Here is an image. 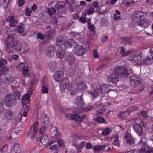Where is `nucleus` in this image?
<instances>
[{
    "mask_svg": "<svg viewBox=\"0 0 153 153\" xmlns=\"http://www.w3.org/2000/svg\"><path fill=\"white\" fill-rule=\"evenodd\" d=\"M145 14V12L139 11L133 16L132 21L137 24L136 27L138 33H140L144 28L148 27L150 25L149 22L143 17Z\"/></svg>",
    "mask_w": 153,
    "mask_h": 153,
    "instance_id": "f257e3e1",
    "label": "nucleus"
},
{
    "mask_svg": "<svg viewBox=\"0 0 153 153\" xmlns=\"http://www.w3.org/2000/svg\"><path fill=\"white\" fill-rule=\"evenodd\" d=\"M114 73L110 74L108 76L110 82L116 84L119 81V76L122 78L127 77L129 74L128 70L124 67H117L115 68Z\"/></svg>",
    "mask_w": 153,
    "mask_h": 153,
    "instance_id": "f03ea898",
    "label": "nucleus"
},
{
    "mask_svg": "<svg viewBox=\"0 0 153 153\" xmlns=\"http://www.w3.org/2000/svg\"><path fill=\"white\" fill-rule=\"evenodd\" d=\"M6 50L9 53H15L17 51H21L23 47L18 41L15 40L13 36L8 37L6 41Z\"/></svg>",
    "mask_w": 153,
    "mask_h": 153,
    "instance_id": "7ed1b4c3",
    "label": "nucleus"
},
{
    "mask_svg": "<svg viewBox=\"0 0 153 153\" xmlns=\"http://www.w3.org/2000/svg\"><path fill=\"white\" fill-rule=\"evenodd\" d=\"M33 82L31 81L30 84V87L29 89V91L31 92L28 94H25L22 97V105L23 108H26L27 110H28L29 106L30 105V104L29 103L30 100V98L32 93L33 92V91L34 90L33 86Z\"/></svg>",
    "mask_w": 153,
    "mask_h": 153,
    "instance_id": "20e7f679",
    "label": "nucleus"
},
{
    "mask_svg": "<svg viewBox=\"0 0 153 153\" xmlns=\"http://www.w3.org/2000/svg\"><path fill=\"white\" fill-rule=\"evenodd\" d=\"M16 98L15 95L13 94H7L4 99V103L7 107H11L16 103Z\"/></svg>",
    "mask_w": 153,
    "mask_h": 153,
    "instance_id": "39448f33",
    "label": "nucleus"
},
{
    "mask_svg": "<svg viewBox=\"0 0 153 153\" xmlns=\"http://www.w3.org/2000/svg\"><path fill=\"white\" fill-rule=\"evenodd\" d=\"M56 43V45L59 47H63L64 46L65 48L70 47L69 39L64 42L63 37L61 36H59L57 38Z\"/></svg>",
    "mask_w": 153,
    "mask_h": 153,
    "instance_id": "423d86ee",
    "label": "nucleus"
},
{
    "mask_svg": "<svg viewBox=\"0 0 153 153\" xmlns=\"http://www.w3.org/2000/svg\"><path fill=\"white\" fill-rule=\"evenodd\" d=\"M7 61L5 59H2L0 60V75H4L8 71L9 69L6 65Z\"/></svg>",
    "mask_w": 153,
    "mask_h": 153,
    "instance_id": "0eeeda50",
    "label": "nucleus"
},
{
    "mask_svg": "<svg viewBox=\"0 0 153 153\" xmlns=\"http://www.w3.org/2000/svg\"><path fill=\"white\" fill-rule=\"evenodd\" d=\"M64 75L63 71H57L53 76L54 79L55 81L58 82H62L64 80L63 76Z\"/></svg>",
    "mask_w": 153,
    "mask_h": 153,
    "instance_id": "6e6552de",
    "label": "nucleus"
},
{
    "mask_svg": "<svg viewBox=\"0 0 153 153\" xmlns=\"http://www.w3.org/2000/svg\"><path fill=\"white\" fill-rule=\"evenodd\" d=\"M130 83L131 85L136 86L141 83L140 79L138 76L136 75L132 76L131 77Z\"/></svg>",
    "mask_w": 153,
    "mask_h": 153,
    "instance_id": "1a4fd4ad",
    "label": "nucleus"
},
{
    "mask_svg": "<svg viewBox=\"0 0 153 153\" xmlns=\"http://www.w3.org/2000/svg\"><path fill=\"white\" fill-rule=\"evenodd\" d=\"M133 128L134 131L139 136L142 134L143 129L141 124L136 123L133 126Z\"/></svg>",
    "mask_w": 153,
    "mask_h": 153,
    "instance_id": "9d476101",
    "label": "nucleus"
},
{
    "mask_svg": "<svg viewBox=\"0 0 153 153\" xmlns=\"http://www.w3.org/2000/svg\"><path fill=\"white\" fill-rule=\"evenodd\" d=\"M124 138L126 139V143L128 145H132L134 143V140L131 133L126 132L124 136Z\"/></svg>",
    "mask_w": 153,
    "mask_h": 153,
    "instance_id": "9b49d317",
    "label": "nucleus"
},
{
    "mask_svg": "<svg viewBox=\"0 0 153 153\" xmlns=\"http://www.w3.org/2000/svg\"><path fill=\"white\" fill-rule=\"evenodd\" d=\"M46 49V54L47 56L51 57L54 56L56 50L55 47L54 45H50L48 46Z\"/></svg>",
    "mask_w": 153,
    "mask_h": 153,
    "instance_id": "f8f14e48",
    "label": "nucleus"
},
{
    "mask_svg": "<svg viewBox=\"0 0 153 153\" xmlns=\"http://www.w3.org/2000/svg\"><path fill=\"white\" fill-rule=\"evenodd\" d=\"M39 124L37 121H35L32 125L30 129H32L34 134L31 136V138H33L36 136V134L38 130V127Z\"/></svg>",
    "mask_w": 153,
    "mask_h": 153,
    "instance_id": "ddd939ff",
    "label": "nucleus"
},
{
    "mask_svg": "<svg viewBox=\"0 0 153 153\" xmlns=\"http://www.w3.org/2000/svg\"><path fill=\"white\" fill-rule=\"evenodd\" d=\"M85 52V50L82 45H78L77 48L75 50L74 52L75 55L80 56L83 55Z\"/></svg>",
    "mask_w": 153,
    "mask_h": 153,
    "instance_id": "4468645a",
    "label": "nucleus"
},
{
    "mask_svg": "<svg viewBox=\"0 0 153 153\" xmlns=\"http://www.w3.org/2000/svg\"><path fill=\"white\" fill-rule=\"evenodd\" d=\"M56 8L59 12L61 13H66V8L64 2H59L56 5Z\"/></svg>",
    "mask_w": 153,
    "mask_h": 153,
    "instance_id": "2eb2a0df",
    "label": "nucleus"
},
{
    "mask_svg": "<svg viewBox=\"0 0 153 153\" xmlns=\"http://www.w3.org/2000/svg\"><path fill=\"white\" fill-rule=\"evenodd\" d=\"M6 20L7 22H10L9 25L11 27H15L18 22L17 19H15L14 17L12 16H8L7 17Z\"/></svg>",
    "mask_w": 153,
    "mask_h": 153,
    "instance_id": "dca6fc26",
    "label": "nucleus"
},
{
    "mask_svg": "<svg viewBox=\"0 0 153 153\" xmlns=\"http://www.w3.org/2000/svg\"><path fill=\"white\" fill-rule=\"evenodd\" d=\"M119 48V49L120 50L119 51V53L121 55V57H125L128 56L131 53V52L130 50L126 51L124 47H120Z\"/></svg>",
    "mask_w": 153,
    "mask_h": 153,
    "instance_id": "f3484780",
    "label": "nucleus"
},
{
    "mask_svg": "<svg viewBox=\"0 0 153 153\" xmlns=\"http://www.w3.org/2000/svg\"><path fill=\"white\" fill-rule=\"evenodd\" d=\"M141 62L143 64L148 65L153 62V56H149L143 59L141 61Z\"/></svg>",
    "mask_w": 153,
    "mask_h": 153,
    "instance_id": "a211bd4d",
    "label": "nucleus"
},
{
    "mask_svg": "<svg viewBox=\"0 0 153 153\" xmlns=\"http://www.w3.org/2000/svg\"><path fill=\"white\" fill-rule=\"evenodd\" d=\"M62 82L60 85V88L62 90L66 88L69 83V79L67 77H66Z\"/></svg>",
    "mask_w": 153,
    "mask_h": 153,
    "instance_id": "6ab92c4d",
    "label": "nucleus"
},
{
    "mask_svg": "<svg viewBox=\"0 0 153 153\" xmlns=\"http://www.w3.org/2000/svg\"><path fill=\"white\" fill-rule=\"evenodd\" d=\"M66 61L69 65H71L74 63L75 61V58L73 55L71 53H69L66 56Z\"/></svg>",
    "mask_w": 153,
    "mask_h": 153,
    "instance_id": "aec40b11",
    "label": "nucleus"
},
{
    "mask_svg": "<svg viewBox=\"0 0 153 153\" xmlns=\"http://www.w3.org/2000/svg\"><path fill=\"white\" fill-rule=\"evenodd\" d=\"M138 145H141V147L140 150L139 151V152L140 153H144L146 150V144L144 142H142V140H141L140 142H139L138 144Z\"/></svg>",
    "mask_w": 153,
    "mask_h": 153,
    "instance_id": "412c9836",
    "label": "nucleus"
},
{
    "mask_svg": "<svg viewBox=\"0 0 153 153\" xmlns=\"http://www.w3.org/2000/svg\"><path fill=\"white\" fill-rule=\"evenodd\" d=\"M141 55L140 54H135L130 58V60L132 62L135 63L139 61L141 59Z\"/></svg>",
    "mask_w": 153,
    "mask_h": 153,
    "instance_id": "4be33fe9",
    "label": "nucleus"
},
{
    "mask_svg": "<svg viewBox=\"0 0 153 153\" xmlns=\"http://www.w3.org/2000/svg\"><path fill=\"white\" fill-rule=\"evenodd\" d=\"M40 140L42 146H45L48 144L49 142L48 136L46 135L41 136Z\"/></svg>",
    "mask_w": 153,
    "mask_h": 153,
    "instance_id": "5701e85b",
    "label": "nucleus"
},
{
    "mask_svg": "<svg viewBox=\"0 0 153 153\" xmlns=\"http://www.w3.org/2000/svg\"><path fill=\"white\" fill-rule=\"evenodd\" d=\"M11 149L12 153H17L20 151V149L19 145L18 143H16L14 145H13Z\"/></svg>",
    "mask_w": 153,
    "mask_h": 153,
    "instance_id": "b1692460",
    "label": "nucleus"
},
{
    "mask_svg": "<svg viewBox=\"0 0 153 153\" xmlns=\"http://www.w3.org/2000/svg\"><path fill=\"white\" fill-rule=\"evenodd\" d=\"M108 85L107 84H104L101 85L100 88L101 94H103L105 93H107L108 91Z\"/></svg>",
    "mask_w": 153,
    "mask_h": 153,
    "instance_id": "393cba45",
    "label": "nucleus"
},
{
    "mask_svg": "<svg viewBox=\"0 0 153 153\" xmlns=\"http://www.w3.org/2000/svg\"><path fill=\"white\" fill-rule=\"evenodd\" d=\"M87 86L85 83L82 82L79 83L78 85V89L79 91L81 92H85L86 90Z\"/></svg>",
    "mask_w": 153,
    "mask_h": 153,
    "instance_id": "a878e982",
    "label": "nucleus"
},
{
    "mask_svg": "<svg viewBox=\"0 0 153 153\" xmlns=\"http://www.w3.org/2000/svg\"><path fill=\"white\" fill-rule=\"evenodd\" d=\"M56 56L59 58H62L65 54L64 50H61V48L58 49L57 51L56 52Z\"/></svg>",
    "mask_w": 153,
    "mask_h": 153,
    "instance_id": "bb28decb",
    "label": "nucleus"
},
{
    "mask_svg": "<svg viewBox=\"0 0 153 153\" xmlns=\"http://www.w3.org/2000/svg\"><path fill=\"white\" fill-rule=\"evenodd\" d=\"M82 96V95L81 96H78L76 98V103L77 105L82 106L84 105L85 103L83 102L82 98L81 97Z\"/></svg>",
    "mask_w": 153,
    "mask_h": 153,
    "instance_id": "cd10ccee",
    "label": "nucleus"
},
{
    "mask_svg": "<svg viewBox=\"0 0 153 153\" xmlns=\"http://www.w3.org/2000/svg\"><path fill=\"white\" fill-rule=\"evenodd\" d=\"M73 85H74L73 84H70L68 88L71 95H74L75 94L77 93H76V89L73 87Z\"/></svg>",
    "mask_w": 153,
    "mask_h": 153,
    "instance_id": "c85d7f7f",
    "label": "nucleus"
},
{
    "mask_svg": "<svg viewBox=\"0 0 153 153\" xmlns=\"http://www.w3.org/2000/svg\"><path fill=\"white\" fill-rule=\"evenodd\" d=\"M6 117L10 120H12L13 117V113L10 110H7L5 114Z\"/></svg>",
    "mask_w": 153,
    "mask_h": 153,
    "instance_id": "c756f323",
    "label": "nucleus"
},
{
    "mask_svg": "<svg viewBox=\"0 0 153 153\" xmlns=\"http://www.w3.org/2000/svg\"><path fill=\"white\" fill-rule=\"evenodd\" d=\"M49 66L50 70L52 71H55L57 68L56 63L55 62H53L49 63Z\"/></svg>",
    "mask_w": 153,
    "mask_h": 153,
    "instance_id": "7c9ffc66",
    "label": "nucleus"
},
{
    "mask_svg": "<svg viewBox=\"0 0 153 153\" xmlns=\"http://www.w3.org/2000/svg\"><path fill=\"white\" fill-rule=\"evenodd\" d=\"M70 116L71 119L75 121H77L80 119V116L76 114H68L66 115V116L67 117H68Z\"/></svg>",
    "mask_w": 153,
    "mask_h": 153,
    "instance_id": "2f4dec72",
    "label": "nucleus"
},
{
    "mask_svg": "<svg viewBox=\"0 0 153 153\" xmlns=\"http://www.w3.org/2000/svg\"><path fill=\"white\" fill-rule=\"evenodd\" d=\"M91 94L92 95L94 98L96 97L100 94H101V92H100V88H97L95 89L94 90V92H91Z\"/></svg>",
    "mask_w": 153,
    "mask_h": 153,
    "instance_id": "473e14b6",
    "label": "nucleus"
},
{
    "mask_svg": "<svg viewBox=\"0 0 153 153\" xmlns=\"http://www.w3.org/2000/svg\"><path fill=\"white\" fill-rule=\"evenodd\" d=\"M112 143L113 145L117 146L119 147L120 146V142L118 136L113 138Z\"/></svg>",
    "mask_w": 153,
    "mask_h": 153,
    "instance_id": "72a5a7b5",
    "label": "nucleus"
},
{
    "mask_svg": "<svg viewBox=\"0 0 153 153\" xmlns=\"http://www.w3.org/2000/svg\"><path fill=\"white\" fill-rule=\"evenodd\" d=\"M24 25L23 23H20L18 27V32L19 33H22L24 31Z\"/></svg>",
    "mask_w": 153,
    "mask_h": 153,
    "instance_id": "f704fd0d",
    "label": "nucleus"
},
{
    "mask_svg": "<svg viewBox=\"0 0 153 153\" xmlns=\"http://www.w3.org/2000/svg\"><path fill=\"white\" fill-rule=\"evenodd\" d=\"M120 14L121 13L119 11L117 10H116L115 14H114V19L117 20L119 19H121L120 16Z\"/></svg>",
    "mask_w": 153,
    "mask_h": 153,
    "instance_id": "c9c22d12",
    "label": "nucleus"
},
{
    "mask_svg": "<svg viewBox=\"0 0 153 153\" xmlns=\"http://www.w3.org/2000/svg\"><path fill=\"white\" fill-rule=\"evenodd\" d=\"M47 11L48 14L50 15L51 16L54 14L56 12V10L55 8L54 7L48 8Z\"/></svg>",
    "mask_w": 153,
    "mask_h": 153,
    "instance_id": "e433bc0d",
    "label": "nucleus"
},
{
    "mask_svg": "<svg viewBox=\"0 0 153 153\" xmlns=\"http://www.w3.org/2000/svg\"><path fill=\"white\" fill-rule=\"evenodd\" d=\"M69 42L71 48H74L77 45V43L73 39H69Z\"/></svg>",
    "mask_w": 153,
    "mask_h": 153,
    "instance_id": "4c0bfd02",
    "label": "nucleus"
},
{
    "mask_svg": "<svg viewBox=\"0 0 153 153\" xmlns=\"http://www.w3.org/2000/svg\"><path fill=\"white\" fill-rule=\"evenodd\" d=\"M94 12V9L92 7H90L89 9L86 10L85 12L86 13L89 15L93 14Z\"/></svg>",
    "mask_w": 153,
    "mask_h": 153,
    "instance_id": "58836bf2",
    "label": "nucleus"
},
{
    "mask_svg": "<svg viewBox=\"0 0 153 153\" xmlns=\"http://www.w3.org/2000/svg\"><path fill=\"white\" fill-rule=\"evenodd\" d=\"M24 63L22 62L19 64L16 67V68L17 70L20 71H22L23 68L25 66Z\"/></svg>",
    "mask_w": 153,
    "mask_h": 153,
    "instance_id": "ea45409f",
    "label": "nucleus"
},
{
    "mask_svg": "<svg viewBox=\"0 0 153 153\" xmlns=\"http://www.w3.org/2000/svg\"><path fill=\"white\" fill-rule=\"evenodd\" d=\"M8 151V146L7 145H5L3 147L1 150L0 151V152L7 153Z\"/></svg>",
    "mask_w": 153,
    "mask_h": 153,
    "instance_id": "a19ab883",
    "label": "nucleus"
},
{
    "mask_svg": "<svg viewBox=\"0 0 153 153\" xmlns=\"http://www.w3.org/2000/svg\"><path fill=\"white\" fill-rule=\"evenodd\" d=\"M48 88L45 85H43L42 88V92L43 94H46L48 92Z\"/></svg>",
    "mask_w": 153,
    "mask_h": 153,
    "instance_id": "79ce46f5",
    "label": "nucleus"
},
{
    "mask_svg": "<svg viewBox=\"0 0 153 153\" xmlns=\"http://www.w3.org/2000/svg\"><path fill=\"white\" fill-rule=\"evenodd\" d=\"M126 111H125L119 113L118 114V117L122 120L124 119L126 117Z\"/></svg>",
    "mask_w": 153,
    "mask_h": 153,
    "instance_id": "37998d69",
    "label": "nucleus"
},
{
    "mask_svg": "<svg viewBox=\"0 0 153 153\" xmlns=\"http://www.w3.org/2000/svg\"><path fill=\"white\" fill-rule=\"evenodd\" d=\"M138 110V108L135 106H133L129 108L128 109L129 112L131 113L133 112L134 111H137Z\"/></svg>",
    "mask_w": 153,
    "mask_h": 153,
    "instance_id": "c03bdc74",
    "label": "nucleus"
},
{
    "mask_svg": "<svg viewBox=\"0 0 153 153\" xmlns=\"http://www.w3.org/2000/svg\"><path fill=\"white\" fill-rule=\"evenodd\" d=\"M110 132V130L108 128H107L102 131V134L104 135H107Z\"/></svg>",
    "mask_w": 153,
    "mask_h": 153,
    "instance_id": "a18cd8bd",
    "label": "nucleus"
},
{
    "mask_svg": "<svg viewBox=\"0 0 153 153\" xmlns=\"http://www.w3.org/2000/svg\"><path fill=\"white\" fill-rule=\"evenodd\" d=\"M140 114L143 118H146L148 117V113L145 110H142Z\"/></svg>",
    "mask_w": 153,
    "mask_h": 153,
    "instance_id": "49530a36",
    "label": "nucleus"
},
{
    "mask_svg": "<svg viewBox=\"0 0 153 153\" xmlns=\"http://www.w3.org/2000/svg\"><path fill=\"white\" fill-rule=\"evenodd\" d=\"M97 121L99 123H105L106 120L104 118L99 117L97 118Z\"/></svg>",
    "mask_w": 153,
    "mask_h": 153,
    "instance_id": "de8ad7c7",
    "label": "nucleus"
},
{
    "mask_svg": "<svg viewBox=\"0 0 153 153\" xmlns=\"http://www.w3.org/2000/svg\"><path fill=\"white\" fill-rule=\"evenodd\" d=\"M32 11L29 8L27 7L25 10V15L28 16H30L32 13Z\"/></svg>",
    "mask_w": 153,
    "mask_h": 153,
    "instance_id": "09e8293b",
    "label": "nucleus"
},
{
    "mask_svg": "<svg viewBox=\"0 0 153 153\" xmlns=\"http://www.w3.org/2000/svg\"><path fill=\"white\" fill-rule=\"evenodd\" d=\"M131 37H125L124 39V40L126 44H130L132 42Z\"/></svg>",
    "mask_w": 153,
    "mask_h": 153,
    "instance_id": "8fccbe9b",
    "label": "nucleus"
},
{
    "mask_svg": "<svg viewBox=\"0 0 153 153\" xmlns=\"http://www.w3.org/2000/svg\"><path fill=\"white\" fill-rule=\"evenodd\" d=\"M29 70L28 67L27 66H25L24 68H23V69L22 71L24 75H26L28 74Z\"/></svg>",
    "mask_w": 153,
    "mask_h": 153,
    "instance_id": "3c124183",
    "label": "nucleus"
},
{
    "mask_svg": "<svg viewBox=\"0 0 153 153\" xmlns=\"http://www.w3.org/2000/svg\"><path fill=\"white\" fill-rule=\"evenodd\" d=\"M57 143L60 147H64L65 146L64 141L62 139H59L57 141Z\"/></svg>",
    "mask_w": 153,
    "mask_h": 153,
    "instance_id": "603ef678",
    "label": "nucleus"
},
{
    "mask_svg": "<svg viewBox=\"0 0 153 153\" xmlns=\"http://www.w3.org/2000/svg\"><path fill=\"white\" fill-rule=\"evenodd\" d=\"M94 150L100 151L103 149V146L102 145H96L94 146Z\"/></svg>",
    "mask_w": 153,
    "mask_h": 153,
    "instance_id": "864d4df0",
    "label": "nucleus"
},
{
    "mask_svg": "<svg viewBox=\"0 0 153 153\" xmlns=\"http://www.w3.org/2000/svg\"><path fill=\"white\" fill-rule=\"evenodd\" d=\"M13 93L16 95V99L17 98L20 99L21 94L19 91L16 90Z\"/></svg>",
    "mask_w": 153,
    "mask_h": 153,
    "instance_id": "5fc2aeb1",
    "label": "nucleus"
},
{
    "mask_svg": "<svg viewBox=\"0 0 153 153\" xmlns=\"http://www.w3.org/2000/svg\"><path fill=\"white\" fill-rule=\"evenodd\" d=\"M138 120H140L141 122H142V123H143L142 120H140L139 118H136L135 119H131L129 120L128 122L130 123L131 124H132L134 123L135 122H137Z\"/></svg>",
    "mask_w": 153,
    "mask_h": 153,
    "instance_id": "6e6d98bb",
    "label": "nucleus"
},
{
    "mask_svg": "<svg viewBox=\"0 0 153 153\" xmlns=\"http://www.w3.org/2000/svg\"><path fill=\"white\" fill-rule=\"evenodd\" d=\"M46 127L45 126H43L41 127L39 129L40 134H44L46 131Z\"/></svg>",
    "mask_w": 153,
    "mask_h": 153,
    "instance_id": "4d7b16f0",
    "label": "nucleus"
},
{
    "mask_svg": "<svg viewBox=\"0 0 153 153\" xmlns=\"http://www.w3.org/2000/svg\"><path fill=\"white\" fill-rule=\"evenodd\" d=\"M88 29L91 32H93L95 30V26L94 25L90 24L87 25Z\"/></svg>",
    "mask_w": 153,
    "mask_h": 153,
    "instance_id": "13d9d810",
    "label": "nucleus"
},
{
    "mask_svg": "<svg viewBox=\"0 0 153 153\" xmlns=\"http://www.w3.org/2000/svg\"><path fill=\"white\" fill-rule=\"evenodd\" d=\"M15 78L13 76H11L9 78H7L6 80L9 83L13 82Z\"/></svg>",
    "mask_w": 153,
    "mask_h": 153,
    "instance_id": "bf43d9fd",
    "label": "nucleus"
},
{
    "mask_svg": "<svg viewBox=\"0 0 153 153\" xmlns=\"http://www.w3.org/2000/svg\"><path fill=\"white\" fill-rule=\"evenodd\" d=\"M37 37L38 39L43 40L44 38V36L41 33H38L37 34Z\"/></svg>",
    "mask_w": 153,
    "mask_h": 153,
    "instance_id": "052dcab7",
    "label": "nucleus"
},
{
    "mask_svg": "<svg viewBox=\"0 0 153 153\" xmlns=\"http://www.w3.org/2000/svg\"><path fill=\"white\" fill-rule=\"evenodd\" d=\"M93 53L94 55V57L95 58H97L99 57V54L97 51L95 49L93 50Z\"/></svg>",
    "mask_w": 153,
    "mask_h": 153,
    "instance_id": "680f3d73",
    "label": "nucleus"
},
{
    "mask_svg": "<svg viewBox=\"0 0 153 153\" xmlns=\"http://www.w3.org/2000/svg\"><path fill=\"white\" fill-rule=\"evenodd\" d=\"M25 3V0H18V6L20 7L22 6Z\"/></svg>",
    "mask_w": 153,
    "mask_h": 153,
    "instance_id": "e2e57ef3",
    "label": "nucleus"
},
{
    "mask_svg": "<svg viewBox=\"0 0 153 153\" xmlns=\"http://www.w3.org/2000/svg\"><path fill=\"white\" fill-rule=\"evenodd\" d=\"M43 120L44 121V123L48 124L49 123V118L46 115H45L44 117Z\"/></svg>",
    "mask_w": 153,
    "mask_h": 153,
    "instance_id": "0e129e2a",
    "label": "nucleus"
},
{
    "mask_svg": "<svg viewBox=\"0 0 153 153\" xmlns=\"http://www.w3.org/2000/svg\"><path fill=\"white\" fill-rule=\"evenodd\" d=\"M54 31L53 30H50L48 31L47 33V35L48 37L50 38L51 36V35L53 34Z\"/></svg>",
    "mask_w": 153,
    "mask_h": 153,
    "instance_id": "69168bd1",
    "label": "nucleus"
},
{
    "mask_svg": "<svg viewBox=\"0 0 153 153\" xmlns=\"http://www.w3.org/2000/svg\"><path fill=\"white\" fill-rule=\"evenodd\" d=\"M24 110V112L23 113V116L24 117H26L27 116V112L29 110V106L28 110H27L26 108H23Z\"/></svg>",
    "mask_w": 153,
    "mask_h": 153,
    "instance_id": "338daca9",
    "label": "nucleus"
},
{
    "mask_svg": "<svg viewBox=\"0 0 153 153\" xmlns=\"http://www.w3.org/2000/svg\"><path fill=\"white\" fill-rule=\"evenodd\" d=\"M99 3L98 2L94 1L93 3V6L95 8L98 9L99 7Z\"/></svg>",
    "mask_w": 153,
    "mask_h": 153,
    "instance_id": "774afa93",
    "label": "nucleus"
}]
</instances>
